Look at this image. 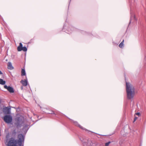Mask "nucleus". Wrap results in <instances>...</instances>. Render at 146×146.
Returning a JSON list of instances; mask_svg holds the SVG:
<instances>
[{
    "instance_id": "obj_1",
    "label": "nucleus",
    "mask_w": 146,
    "mask_h": 146,
    "mask_svg": "<svg viewBox=\"0 0 146 146\" xmlns=\"http://www.w3.org/2000/svg\"><path fill=\"white\" fill-rule=\"evenodd\" d=\"M10 134L7 133L6 135L5 143H7V146H18L17 145L18 143L19 146H24L25 137L22 134L18 135V140L15 139L13 137L10 138Z\"/></svg>"
},
{
    "instance_id": "obj_2",
    "label": "nucleus",
    "mask_w": 146,
    "mask_h": 146,
    "mask_svg": "<svg viewBox=\"0 0 146 146\" xmlns=\"http://www.w3.org/2000/svg\"><path fill=\"white\" fill-rule=\"evenodd\" d=\"M126 91L127 99L133 98L135 94V88L132 85L126 82Z\"/></svg>"
},
{
    "instance_id": "obj_3",
    "label": "nucleus",
    "mask_w": 146,
    "mask_h": 146,
    "mask_svg": "<svg viewBox=\"0 0 146 146\" xmlns=\"http://www.w3.org/2000/svg\"><path fill=\"white\" fill-rule=\"evenodd\" d=\"M16 122L15 123V126L18 128L21 127L24 122V118L22 116H20L15 119Z\"/></svg>"
},
{
    "instance_id": "obj_4",
    "label": "nucleus",
    "mask_w": 146,
    "mask_h": 146,
    "mask_svg": "<svg viewBox=\"0 0 146 146\" xmlns=\"http://www.w3.org/2000/svg\"><path fill=\"white\" fill-rule=\"evenodd\" d=\"M3 120L6 123L10 124L13 121V117L11 115H6L4 117Z\"/></svg>"
},
{
    "instance_id": "obj_5",
    "label": "nucleus",
    "mask_w": 146,
    "mask_h": 146,
    "mask_svg": "<svg viewBox=\"0 0 146 146\" xmlns=\"http://www.w3.org/2000/svg\"><path fill=\"white\" fill-rule=\"evenodd\" d=\"M27 50V49L25 46H23V44L21 43H19V45L17 47V50L18 51L23 50L24 52H26Z\"/></svg>"
},
{
    "instance_id": "obj_6",
    "label": "nucleus",
    "mask_w": 146,
    "mask_h": 146,
    "mask_svg": "<svg viewBox=\"0 0 146 146\" xmlns=\"http://www.w3.org/2000/svg\"><path fill=\"white\" fill-rule=\"evenodd\" d=\"M65 116H66L69 119L72 121H73V122L74 123V124L75 125L78 126V127H79L80 128H81V129H82L84 130H85V131H88V129H85V128L83 127H82L78 123L77 121H74L73 120H72V119H70V118L68 117L66 115H65Z\"/></svg>"
},
{
    "instance_id": "obj_7",
    "label": "nucleus",
    "mask_w": 146,
    "mask_h": 146,
    "mask_svg": "<svg viewBox=\"0 0 146 146\" xmlns=\"http://www.w3.org/2000/svg\"><path fill=\"white\" fill-rule=\"evenodd\" d=\"M11 108L10 107H7L3 108V112L5 114H9L11 113Z\"/></svg>"
},
{
    "instance_id": "obj_8",
    "label": "nucleus",
    "mask_w": 146,
    "mask_h": 146,
    "mask_svg": "<svg viewBox=\"0 0 146 146\" xmlns=\"http://www.w3.org/2000/svg\"><path fill=\"white\" fill-rule=\"evenodd\" d=\"M30 125V123L29 122H28L27 123H26L25 124L23 128V130L25 132H27L30 127L32 126L31 125L29 126Z\"/></svg>"
},
{
    "instance_id": "obj_9",
    "label": "nucleus",
    "mask_w": 146,
    "mask_h": 146,
    "mask_svg": "<svg viewBox=\"0 0 146 146\" xmlns=\"http://www.w3.org/2000/svg\"><path fill=\"white\" fill-rule=\"evenodd\" d=\"M4 88L7 90L10 93H14V90L13 88L10 86H7V85H5L4 86Z\"/></svg>"
},
{
    "instance_id": "obj_10",
    "label": "nucleus",
    "mask_w": 146,
    "mask_h": 146,
    "mask_svg": "<svg viewBox=\"0 0 146 146\" xmlns=\"http://www.w3.org/2000/svg\"><path fill=\"white\" fill-rule=\"evenodd\" d=\"M80 139L82 143L84 146H89L88 145L89 141L87 140H85L83 138H80Z\"/></svg>"
},
{
    "instance_id": "obj_11",
    "label": "nucleus",
    "mask_w": 146,
    "mask_h": 146,
    "mask_svg": "<svg viewBox=\"0 0 146 146\" xmlns=\"http://www.w3.org/2000/svg\"><path fill=\"white\" fill-rule=\"evenodd\" d=\"M21 83L22 84L23 86H26L27 85L28 82L27 79L26 78V79L24 80H22L21 81Z\"/></svg>"
},
{
    "instance_id": "obj_12",
    "label": "nucleus",
    "mask_w": 146,
    "mask_h": 146,
    "mask_svg": "<svg viewBox=\"0 0 146 146\" xmlns=\"http://www.w3.org/2000/svg\"><path fill=\"white\" fill-rule=\"evenodd\" d=\"M7 68L11 70L14 69V67L12 66V63L10 62H9L8 64Z\"/></svg>"
},
{
    "instance_id": "obj_13",
    "label": "nucleus",
    "mask_w": 146,
    "mask_h": 146,
    "mask_svg": "<svg viewBox=\"0 0 146 146\" xmlns=\"http://www.w3.org/2000/svg\"><path fill=\"white\" fill-rule=\"evenodd\" d=\"M47 111L45 112V113L47 114H53L54 115H56V114L54 113V112L51 110H48V109H46Z\"/></svg>"
},
{
    "instance_id": "obj_14",
    "label": "nucleus",
    "mask_w": 146,
    "mask_h": 146,
    "mask_svg": "<svg viewBox=\"0 0 146 146\" xmlns=\"http://www.w3.org/2000/svg\"><path fill=\"white\" fill-rule=\"evenodd\" d=\"M21 75L22 76H26V74L25 68H22L21 70Z\"/></svg>"
},
{
    "instance_id": "obj_15",
    "label": "nucleus",
    "mask_w": 146,
    "mask_h": 146,
    "mask_svg": "<svg viewBox=\"0 0 146 146\" xmlns=\"http://www.w3.org/2000/svg\"><path fill=\"white\" fill-rule=\"evenodd\" d=\"M6 83V82L5 81L3 80V79L0 78V84L4 85Z\"/></svg>"
},
{
    "instance_id": "obj_16",
    "label": "nucleus",
    "mask_w": 146,
    "mask_h": 146,
    "mask_svg": "<svg viewBox=\"0 0 146 146\" xmlns=\"http://www.w3.org/2000/svg\"><path fill=\"white\" fill-rule=\"evenodd\" d=\"M74 28L73 27H71V28H68V31L69 32V33H68V34L71 33L72 32V29H74Z\"/></svg>"
},
{
    "instance_id": "obj_17",
    "label": "nucleus",
    "mask_w": 146,
    "mask_h": 146,
    "mask_svg": "<svg viewBox=\"0 0 146 146\" xmlns=\"http://www.w3.org/2000/svg\"><path fill=\"white\" fill-rule=\"evenodd\" d=\"M124 42V40H123V41L121 42V43L119 44V46L120 48H122L123 45V42Z\"/></svg>"
},
{
    "instance_id": "obj_18",
    "label": "nucleus",
    "mask_w": 146,
    "mask_h": 146,
    "mask_svg": "<svg viewBox=\"0 0 146 146\" xmlns=\"http://www.w3.org/2000/svg\"><path fill=\"white\" fill-rule=\"evenodd\" d=\"M111 142L109 141L107 143H105V146H108L109 144L111 143Z\"/></svg>"
},
{
    "instance_id": "obj_19",
    "label": "nucleus",
    "mask_w": 146,
    "mask_h": 146,
    "mask_svg": "<svg viewBox=\"0 0 146 146\" xmlns=\"http://www.w3.org/2000/svg\"><path fill=\"white\" fill-rule=\"evenodd\" d=\"M17 133L15 131V130H14L12 132V133L13 134L15 135Z\"/></svg>"
},
{
    "instance_id": "obj_20",
    "label": "nucleus",
    "mask_w": 146,
    "mask_h": 146,
    "mask_svg": "<svg viewBox=\"0 0 146 146\" xmlns=\"http://www.w3.org/2000/svg\"><path fill=\"white\" fill-rule=\"evenodd\" d=\"M135 114L139 116H140L141 115V114L139 112H137Z\"/></svg>"
},
{
    "instance_id": "obj_21",
    "label": "nucleus",
    "mask_w": 146,
    "mask_h": 146,
    "mask_svg": "<svg viewBox=\"0 0 146 146\" xmlns=\"http://www.w3.org/2000/svg\"><path fill=\"white\" fill-rule=\"evenodd\" d=\"M133 16V15H131V18H130V20L129 22V24L131 23V18Z\"/></svg>"
},
{
    "instance_id": "obj_22",
    "label": "nucleus",
    "mask_w": 146,
    "mask_h": 146,
    "mask_svg": "<svg viewBox=\"0 0 146 146\" xmlns=\"http://www.w3.org/2000/svg\"><path fill=\"white\" fill-rule=\"evenodd\" d=\"M137 117H135L134 119V120L133 121V122H135L137 119Z\"/></svg>"
},
{
    "instance_id": "obj_23",
    "label": "nucleus",
    "mask_w": 146,
    "mask_h": 146,
    "mask_svg": "<svg viewBox=\"0 0 146 146\" xmlns=\"http://www.w3.org/2000/svg\"><path fill=\"white\" fill-rule=\"evenodd\" d=\"M133 16L134 19L135 20H136L137 19L135 17V15H133Z\"/></svg>"
},
{
    "instance_id": "obj_24",
    "label": "nucleus",
    "mask_w": 146,
    "mask_h": 146,
    "mask_svg": "<svg viewBox=\"0 0 146 146\" xmlns=\"http://www.w3.org/2000/svg\"><path fill=\"white\" fill-rule=\"evenodd\" d=\"M2 102V99L0 98V104H1Z\"/></svg>"
},
{
    "instance_id": "obj_25",
    "label": "nucleus",
    "mask_w": 146,
    "mask_h": 146,
    "mask_svg": "<svg viewBox=\"0 0 146 146\" xmlns=\"http://www.w3.org/2000/svg\"><path fill=\"white\" fill-rule=\"evenodd\" d=\"M3 74L2 72L0 70V74Z\"/></svg>"
},
{
    "instance_id": "obj_26",
    "label": "nucleus",
    "mask_w": 146,
    "mask_h": 146,
    "mask_svg": "<svg viewBox=\"0 0 146 146\" xmlns=\"http://www.w3.org/2000/svg\"><path fill=\"white\" fill-rule=\"evenodd\" d=\"M1 127H0V136H1Z\"/></svg>"
},
{
    "instance_id": "obj_27",
    "label": "nucleus",
    "mask_w": 146,
    "mask_h": 146,
    "mask_svg": "<svg viewBox=\"0 0 146 146\" xmlns=\"http://www.w3.org/2000/svg\"><path fill=\"white\" fill-rule=\"evenodd\" d=\"M21 89H23V86L21 87Z\"/></svg>"
},
{
    "instance_id": "obj_28",
    "label": "nucleus",
    "mask_w": 146,
    "mask_h": 146,
    "mask_svg": "<svg viewBox=\"0 0 146 146\" xmlns=\"http://www.w3.org/2000/svg\"><path fill=\"white\" fill-rule=\"evenodd\" d=\"M125 79H126L125 75Z\"/></svg>"
}]
</instances>
